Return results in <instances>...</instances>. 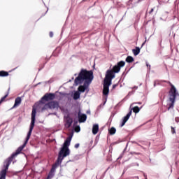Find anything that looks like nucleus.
Listing matches in <instances>:
<instances>
[{
	"mask_svg": "<svg viewBox=\"0 0 179 179\" xmlns=\"http://www.w3.org/2000/svg\"><path fill=\"white\" fill-rule=\"evenodd\" d=\"M55 99V95L53 94H45L41 99L40 102H38L35 103V105L33 107L32 113H31V125L29 128V131L27 134V136L26 138L25 143H27L29 141V139H30V136H31V132L33 131V128H34V122L36 121V111H40V110H42V111H44V110H48L50 108V110H52L54 108H58V103L57 102H50L48 103V101H50V100H54Z\"/></svg>",
	"mask_w": 179,
	"mask_h": 179,
	"instance_id": "f257e3e1",
	"label": "nucleus"
},
{
	"mask_svg": "<svg viewBox=\"0 0 179 179\" xmlns=\"http://www.w3.org/2000/svg\"><path fill=\"white\" fill-rule=\"evenodd\" d=\"M92 80H93V72L92 71H87L86 70H82L80 72L78 76L75 79V85H78L82 83H84V85L79 86L78 89V91L74 92V100H78V99L80 97V93H85V90H87V87H89V85L92 83Z\"/></svg>",
	"mask_w": 179,
	"mask_h": 179,
	"instance_id": "f03ea898",
	"label": "nucleus"
},
{
	"mask_svg": "<svg viewBox=\"0 0 179 179\" xmlns=\"http://www.w3.org/2000/svg\"><path fill=\"white\" fill-rule=\"evenodd\" d=\"M125 65L124 62H120L117 65L114 66L113 70H108L106 71V77L103 80V94L106 95L108 94L110 90L109 87L111 86V81L115 78V73H118L121 70V68Z\"/></svg>",
	"mask_w": 179,
	"mask_h": 179,
	"instance_id": "7ed1b4c3",
	"label": "nucleus"
},
{
	"mask_svg": "<svg viewBox=\"0 0 179 179\" xmlns=\"http://www.w3.org/2000/svg\"><path fill=\"white\" fill-rule=\"evenodd\" d=\"M72 137H69L64 142L63 148L60 150L59 153V157L57 159V162L55 164L49 173V176H48V178H51L52 177L54 172L55 171V169L58 166V164H61L62 162V160L64 159V157H66V156L69 155V149L68 148V146H69L71 143V139Z\"/></svg>",
	"mask_w": 179,
	"mask_h": 179,
	"instance_id": "20e7f679",
	"label": "nucleus"
},
{
	"mask_svg": "<svg viewBox=\"0 0 179 179\" xmlns=\"http://www.w3.org/2000/svg\"><path fill=\"white\" fill-rule=\"evenodd\" d=\"M22 150H23V145L20 146L15 152H13L10 157H8L4 162V169H2L0 172V179H6V173L9 169V166H10V163L13 162V159L17 156V155H20L22 153Z\"/></svg>",
	"mask_w": 179,
	"mask_h": 179,
	"instance_id": "39448f33",
	"label": "nucleus"
},
{
	"mask_svg": "<svg viewBox=\"0 0 179 179\" xmlns=\"http://www.w3.org/2000/svg\"><path fill=\"white\" fill-rule=\"evenodd\" d=\"M177 96H178V92H177V89H176V87H174V85H171V88L169 92L170 103H169V110H170V108H173V107L174 106V101H175L176 97H177Z\"/></svg>",
	"mask_w": 179,
	"mask_h": 179,
	"instance_id": "423d86ee",
	"label": "nucleus"
},
{
	"mask_svg": "<svg viewBox=\"0 0 179 179\" xmlns=\"http://www.w3.org/2000/svg\"><path fill=\"white\" fill-rule=\"evenodd\" d=\"M132 110L134 111V113H139V111H141V109L138 106H135L132 108L131 110L129 111V113L123 118L121 127H124L127 121L129 120V117H131V115H132Z\"/></svg>",
	"mask_w": 179,
	"mask_h": 179,
	"instance_id": "0eeeda50",
	"label": "nucleus"
},
{
	"mask_svg": "<svg viewBox=\"0 0 179 179\" xmlns=\"http://www.w3.org/2000/svg\"><path fill=\"white\" fill-rule=\"evenodd\" d=\"M21 103H22V98L17 97L15 99V103H14V106H13V108H16V107H19Z\"/></svg>",
	"mask_w": 179,
	"mask_h": 179,
	"instance_id": "6e6552de",
	"label": "nucleus"
},
{
	"mask_svg": "<svg viewBox=\"0 0 179 179\" xmlns=\"http://www.w3.org/2000/svg\"><path fill=\"white\" fill-rule=\"evenodd\" d=\"M78 118H79L80 122H85V121H86V119L87 118V117L86 116L85 114L79 113Z\"/></svg>",
	"mask_w": 179,
	"mask_h": 179,
	"instance_id": "1a4fd4ad",
	"label": "nucleus"
},
{
	"mask_svg": "<svg viewBox=\"0 0 179 179\" xmlns=\"http://www.w3.org/2000/svg\"><path fill=\"white\" fill-rule=\"evenodd\" d=\"M97 132H99V124H96L93 125L92 134L93 135H96Z\"/></svg>",
	"mask_w": 179,
	"mask_h": 179,
	"instance_id": "9d476101",
	"label": "nucleus"
},
{
	"mask_svg": "<svg viewBox=\"0 0 179 179\" xmlns=\"http://www.w3.org/2000/svg\"><path fill=\"white\" fill-rule=\"evenodd\" d=\"M6 76H9V73L8 71H0V77L1 78H5Z\"/></svg>",
	"mask_w": 179,
	"mask_h": 179,
	"instance_id": "9b49d317",
	"label": "nucleus"
},
{
	"mask_svg": "<svg viewBox=\"0 0 179 179\" xmlns=\"http://www.w3.org/2000/svg\"><path fill=\"white\" fill-rule=\"evenodd\" d=\"M8 96H9V92H8L6 94L0 99V106L4 101H6V97H8Z\"/></svg>",
	"mask_w": 179,
	"mask_h": 179,
	"instance_id": "f8f14e48",
	"label": "nucleus"
},
{
	"mask_svg": "<svg viewBox=\"0 0 179 179\" xmlns=\"http://www.w3.org/2000/svg\"><path fill=\"white\" fill-rule=\"evenodd\" d=\"M141 52V49L139 48H136V49L133 50V53L134 55H138Z\"/></svg>",
	"mask_w": 179,
	"mask_h": 179,
	"instance_id": "ddd939ff",
	"label": "nucleus"
},
{
	"mask_svg": "<svg viewBox=\"0 0 179 179\" xmlns=\"http://www.w3.org/2000/svg\"><path fill=\"white\" fill-rule=\"evenodd\" d=\"M71 124H72V119H69L66 124V128H69L71 127Z\"/></svg>",
	"mask_w": 179,
	"mask_h": 179,
	"instance_id": "4468645a",
	"label": "nucleus"
},
{
	"mask_svg": "<svg viewBox=\"0 0 179 179\" xmlns=\"http://www.w3.org/2000/svg\"><path fill=\"white\" fill-rule=\"evenodd\" d=\"M127 62H134V57L129 56L126 59Z\"/></svg>",
	"mask_w": 179,
	"mask_h": 179,
	"instance_id": "2eb2a0df",
	"label": "nucleus"
},
{
	"mask_svg": "<svg viewBox=\"0 0 179 179\" xmlns=\"http://www.w3.org/2000/svg\"><path fill=\"white\" fill-rule=\"evenodd\" d=\"M109 132H110V135H114V134H115V132H116L115 128L112 127L110 129H109Z\"/></svg>",
	"mask_w": 179,
	"mask_h": 179,
	"instance_id": "dca6fc26",
	"label": "nucleus"
},
{
	"mask_svg": "<svg viewBox=\"0 0 179 179\" xmlns=\"http://www.w3.org/2000/svg\"><path fill=\"white\" fill-rule=\"evenodd\" d=\"M76 132H80V127L77 126L75 127Z\"/></svg>",
	"mask_w": 179,
	"mask_h": 179,
	"instance_id": "f3484780",
	"label": "nucleus"
},
{
	"mask_svg": "<svg viewBox=\"0 0 179 179\" xmlns=\"http://www.w3.org/2000/svg\"><path fill=\"white\" fill-rule=\"evenodd\" d=\"M171 134H176V128H174L173 127H171Z\"/></svg>",
	"mask_w": 179,
	"mask_h": 179,
	"instance_id": "a211bd4d",
	"label": "nucleus"
},
{
	"mask_svg": "<svg viewBox=\"0 0 179 179\" xmlns=\"http://www.w3.org/2000/svg\"><path fill=\"white\" fill-rule=\"evenodd\" d=\"M175 120L176 122H179V117H176Z\"/></svg>",
	"mask_w": 179,
	"mask_h": 179,
	"instance_id": "6ab92c4d",
	"label": "nucleus"
},
{
	"mask_svg": "<svg viewBox=\"0 0 179 179\" xmlns=\"http://www.w3.org/2000/svg\"><path fill=\"white\" fill-rule=\"evenodd\" d=\"M75 148H76V149H78V148H79V144H76V145H75Z\"/></svg>",
	"mask_w": 179,
	"mask_h": 179,
	"instance_id": "aec40b11",
	"label": "nucleus"
},
{
	"mask_svg": "<svg viewBox=\"0 0 179 179\" xmlns=\"http://www.w3.org/2000/svg\"><path fill=\"white\" fill-rule=\"evenodd\" d=\"M53 36H54V34H52V32H50V37H52Z\"/></svg>",
	"mask_w": 179,
	"mask_h": 179,
	"instance_id": "412c9836",
	"label": "nucleus"
},
{
	"mask_svg": "<svg viewBox=\"0 0 179 179\" xmlns=\"http://www.w3.org/2000/svg\"><path fill=\"white\" fill-rule=\"evenodd\" d=\"M115 87V85H113V88Z\"/></svg>",
	"mask_w": 179,
	"mask_h": 179,
	"instance_id": "4be33fe9",
	"label": "nucleus"
},
{
	"mask_svg": "<svg viewBox=\"0 0 179 179\" xmlns=\"http://www.w3.org/2000/svg\"><path fill=\"white\" fill-rule=\"evenodd\" d=\"M133 104L131 105V107H132Z\"/></svg>",
	"mask_w": 179,
	"mask_h": 179,
	"instance_id": "5701e85b",
	"label": "nucleus"
},
{
	"mask_svg": "<svg viewBox=\"0 0 179 179\" xmlns=\"http://www.w3.org/2000/svg\"><path fill=\"white\" fill-rule=\"evenodd\" d=\"M178 179H179V178H178Z\"/></svg>",
	"mask_w": 179,
	"mask_h": 179,
	"instance_id": "b1692460",
	"label": "nucleus"
}]
</instances>
